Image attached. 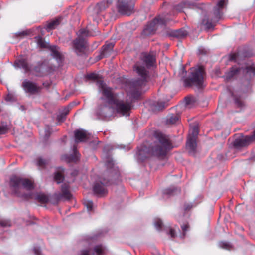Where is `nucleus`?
<instances>
[{
  "mask_svg": "<svg viewBox=\"0 0 255 255\" xmlns=\"http://www.w3.org/2000/svg\"><path fill=\"white\" fill-rule=\"evenodd\" d=\"M12 192L16 196L25 199L34 198L42 203H46L49 200L48 197L43 193H38L34 196L31 191L34 189L33 182L31 180L17 176H12L10 181Z\"/></svg>",
  "mask_w": 255,
  "mask_h": 255,
  "instance_id": "f257e3e1",
  "label": "nucleus"
},
{
  "mask_svg": "<svg viewBox=\"0 0 255 255\" xmlns=\"http://www.w3.org/2000/svg\"><path fill=\"white\" fill-rule=\"evenodd\" d=\"M171 147L169 137L162 133L156 132L155 133V140L150 148L147 150L145 147H141L138 150L137 155L138 158L141 161L150 155L162 157L166 154L167 151Z\"/></svg>",
  "mask_w": 255,
  "mask_h": 255,
  "instance_id": "f03ea898",
  "label": "nucleus"
},
{
  "mask_svg": "<svg viewBox=\"0 0 255 255\" xmlns=\"http://www.w3.org/2000/svg\"><path fill=\"white\" fill-rule=\"evenodd\" d=\"M134 69L140 76L141 79H139L130 82L126 89L127 94L133 99L139 97L149 78L148 72L144 66L136 64Z\"/></svg>",
  "mask_w": 255,
  "mask_h": 255,
  "instance_id": "7ed1b4c3",
  "label": "nucleus"
},
{
  "mask_svg": "<svg viewBox=\"0 0 255 255\" xmlns=\"http://www.w3.org/2000/svg\"><path fill=\"white\" fill-rule=\"evenodd\" d=\"M98 85L102 88V95L107 98L109 104H113L118 113L123 115H128V113L130 109V104L118 100L111 88L106 87L102 82H99Z\"/></svg>",
  "mask_w": 255,
  "mask_h": 255,
  "instance_id": "20e7f679",
  "label": "nucleus"
},
{
  "mask_svg": "<svg viewBox=\"0 0 255 255\" xmlns=\"http://www.w3.org/2000/svg\"><path fill=\"white\" fill-rule=\"evenodd\" d=\"M228 0H219L213 9L214 17L210 21L208 18H205L202 20V23L206 28L210 29L214 27L213 23L217 22L221 17L223 14V9L226 7Z\"/></svg>",
  "mask_w": 255,
  "mask_h": 255,
  "instance_id": "39448f33",
  "label": "nucleus"
},
{
  "mask_svg": "<svg viewBox=\"0 0 255 255\" xmlns=\"http://www.w3.org/2000/svg\"><path fill=\"white\" fill-rule=\"evenodd\" d=\"M191 74L189 78L184 79V85L186 87L191 86L195 85L198 87L202 86L204 70L202 67L194 68L191 69Z\"/></svg>",
  "mask_w": 255,
  "mask_h": 255,
  "instance_id": "423d86ee",
  "label": "nucleus"
},
{
  "mask_svg": "<svg viewBox=\"0 0 255 255\" xmlns=\"http://www.w3.org/2000/svg\"><path fill=\"white\" fill-rule=\"evenodd\" d=\"M90 35L88 31L85 29H81L79 31L78 37L73 41L74 50L78 55L84 53L87 47L86 42L84 38Z\"/></svg>",
  "mask_w": 255,
  "mask_h": 255,
  "instance_id": "0eeeda50",
  "label": "nucleus"
},
{
  "mask_svg": "<svg viewBox=\"0 0 255 255\" xmlns=\"http://www.w3.org/2000/svg\"><path fill=\"white\" fill-rule=\"evenodd\" d=\"M101 98V104L98 106L96 114L103 117L110 116L113 114L114 112V109L113 108V104H109L107 98L104 96Z\"/></svg>",
  "mask_w": 255,
  "mask_h": 255,
  "instance_id": "6e6552de",
  "label": "nucleus"
},
{
  "mask_svg": "<svg viewBox=\"0 0 255 255\" xmlns=\"http://www.w3.org/2000/svg\"><path fill=\"white\" fill-rule=\"evenodd\" d=\"M22 86L25 92L31 94L39 93L42 89V87L38 86L36 83L27 79L23 81Z\"/></svg>",
  "mask_w": 255,
  "mask_h": 255,
  "instance_id": "1a4fd4ad",
  "label": "nucleus"
},
{
  "mask_svg": "<svg viewBox=\"0 0 255 255\" xmlns=\"http://www.w3.org/2000/svg\"><path fill=\"white\" fill-rule=\"evenodd\" d=\"M109 184V181L105 179H100L95 183L94 192L98 195H104L107 193L106 187Z\"/></svg>",
  "mask_w": 255,
  "mask_h": 255,
  "instance_id": "9d476101",
  "label": "nucleus"
},
{
  "mask_svg": "<svg viewBox=\"0 0 255 255\" xmlns=\"http://www.w3.org/2000/svg\"><path fill=\"white\" fill-rule=\"evenodd\" d=\"M255 139V130L252 136H242L236 139L234 142V145L236 147H243L250 144Z\"/></svg>",
  "mask_w": 255,
  "mask_h": 255,
  "instance_id": "9b49d317",
  "label": "nucleus"
},
{
  "mask_svg": "<svg viewBox=\"0 0 255 255\" xmlns=\"http://www.w3.org/2000/svg\"><path fill=\"white\" fill-rule=\"evenodd\" d=\"M13 66L16 68H22L25 73L31 70V66L26 57L21 56L15 60Z\"/></svg>",
  "mask_w": 255,
  "mask_h": 255,
  "instance_id": "f8f14e48",
  "label": "nucleus"
},
{
  "mask_svg": "<svg viewBox=\"0 0 255 255\" xmlns=\"http://www.w3.org/2000/svg\"><path fill=\"white\" fill-rule=\"evenodd\" d=\"M33 71L36 76H42L49 74L51 71V69L45 63H38L34 67Z\"/></svg>",
  "mask_w": 255,
  "mask_h": 255,
  "instance_id": "ddd939ff",
  "label": "nucleus"
},
{
  "mask_svg": "<svg viewBox=\"0 0 255 255\" xmlns=\"http://www.w3.org/2000/svg\"><path fill=\"white\" fill-rule=\"evenodd\" d=\"M75 142L86 141L89 138L90 134L85 130L78 129L74 131Z\"/></svg>",
  "mask_w": 255,
  "mask_h": 255,
  "instance_id": "4468645a",
  "label": "nucleus"
},
{
  "mask_svg": "<svg viewBox=\"0 0 255 255\" xmlns=\"http://www.w3.org/2000/svg\"><path fill=\"white\" fill-rule=\"evenodd\" d=\"M49 49L51 52V54L58 62H61L63 60V57L58 47L52 45L49 46Z\"/></svg>",
  "mask_w": 255,
  "mask_h": 255,
  "instance_id": "2eb2a0df",
  "label": "nucleus"
},
{
  "mask_svg": "<svg viewBox=\"0 0 255 255\" xmlns=\"http://www.w3.org/2000/svg\"><path fill=\"white\" fill-rule=\"evenodd\" d=\"M186 148L190 154L194 155L196 152V139L194 138H188L186 143Z\"/></svg>",
  "mask_w": 255,
  "mask_h": 255,
  "instance_id": "dca6fc26",
  "label": "nucleus"
},
{
  "mask_svg": "<svg viewBox=\"0 0 255 255\" xmlns=\"http://www.w3.org/2000/svg\"><path fill=\"white\" fill-rule=\"evenodd\" d=\"M142 60L147 67H148L153 65L155 61V58L153 54L144 53L143 54Z\"/></svg>",
  "mask_w": 255,
  "mask_h": 255,
  "instance_id": "f3484780",
  "label": "nucleus"
},
{
  "mask_svg": "<svg viewBox=\"0 0 255 255\" xmlns=\"http://www.w3.org/2000/svg\"><path fill=\"white\" fill-rule=\"evenodd\" d=\"M63 172L64 169L61 167H59L54 174V180L58 184L62 182L64 180Z\"/></svg>",
  "mask_w": 255,
  "mask_h": 255,
  "instance_id": "a211bd4d",
  "label": "nucleus"
},
{
  "mask_svg": "<svg viewBox=\"0 0 255 255\" xmlns=\"http://www.w3.org/2000/svg\"><path fill=\"white\" fill-rule=\"evenodd\" d=\"M244 68L243 67H237L236 66L232 67L231 68V70L228 72L226 74V77L227 79H230L232 78L233 76L237 75L241 70H244Z\"/></svg>",
  "mask_w": 255,
  "mask_h": 255,
  "instance_id": "6ab92c4d",
  "label": "nucleus"
},
{
  "mask_svg": "<svg viewBox=\"0 0 255 255\" xmlns=\"http://www.w3.org/2000/svg\"><path fill=\"white\" fill-rule=\"evenodd\" d=\"M180 115L178 114L169 115L167 118L166 123L169 125H173L179 122Z\"/></svg>",
  "mask_w": 255,
  "mask_h": 255,
  "instance_id": "aec40b11",
  "label": "nucleus"
},
{
  "mask_svg": "<svg viewBox=\"0 0 255 255\" xmlns=\"http://www.w3.org/2000/svg\"><path fill=\"white\" fill-rule=\"evenodd\" d=\"M114 44L113 43H106L103 46V51L101 54V58L106 56L111 51L113 50Z\"/></svg>",
  "mask_w": 255,
  "mask_h": 255,
  "instance_id": "412c9836",
  "label": "nucleus"
},
{
  "mask_svg": "<svg viewBox=\"0 0 255 255\" xmlns=\"http://www.w3.org/2000/svg\"><path fill=\"white\" fill-rule=\"evenodd\" d=\"M108 6L107 2L103 1L96 4L94 9V11L98 14L102 11L105 10Z\"/></svg>",
  "mask_w": 255,
  "mask_h": 255,
  "instance_id": "4be33fe9",
  "label": "nucleus"
},
{
  "mask_svg": "<svg viewBox=\"0 0 255 255\" xmlns=\"http://www.w3.org/2000/svg\"><path fill=\"white\" fill-rule=\"evenodd\" d=\"M61 20V18L59 17L54 20L50 21L46 26V30L49 31L51 29H54L59 25Z\"/></svg>",
  "mask_w": 255,
  "mask_h": 255,
  "instance_id": "5701e85b",
  "label": "nucleus"
},
{
  "mask_svg": "<svg viewBox=\"0 0 255 255\" xmlns=\"http://www.w3.org/2000/svg\"><path fill=\"white\" fill-rule=\"evenodd\" d=\"M87 78L88 79H92V80H96V85L99 88V91L100 92H101L102 94V88L101 87H100V86H99V85H98V83L100 81L102 82L106 87L107 85L106 84L104 83V82L103 81V80H102L101 79L99 78V75L96 74V73H91V74H89L87 75Z\"/></svg>",
  "mask_w": 255,
  "mask_h": 255,
  "instance_id": "b1692460",
  "label": "nucleus"
},
{
  "mask_svg": "<svg viewBox=\"0 0 255 255\" xmlns=\"http://www.w3.org/2000/svg\"><path fill=\"white\" fill-rule=\"evenodd\" d=\"M61 196L67 199H69L71 197V194L69 190V186L66 184L61 186Z\"/></svg>",
  "mask_w": 255,
  "mask_h": 255,
  "instance_id": "393cba45",
  "label": "nucleus"
},
{
  "mask_svg": "<svg viewBox=\"0 0 255 255\" xmlns=\"http://www.w3.org/2000/svg\"><path fill=\"white\" fill-rule=\"evenodd\" d=\"M188 138H194L196 139L199 133L198 126L194 125L192 126Z\"/></svg>",
  "mask_w": 255,
  "mask_h": 255,
  "instance_id": "a878e982",
  "label": "nucleus"
},
{
  "mask_svg": "<svg viewBox=\"0 0 255 255\" xmlns=\"http://www.w3.org/2000/svg\"><path fill=\"white\" fill-rule=\"evenodd\" d=\"M172 36L177 38H183L187 35V32L184 30H178L172 32Z\"/></svg>",
  "mask_w": 255,
  "mask_h": 255,
  "instance_id": "bb28decb",
  "label": "nucleus"
},
{
  "mask_svg": "<svg viewBox=\"0 0 255 255\" xmlns=\"http://www.w3.org/2000/svg\"><path fill=\"white\" fill-rule=\"evenodd\" d=\"M93 251L96 255H103L105 254V249L102 245L95 246Z\"/></svg>",
  "mask_w": 255,
  "mask_h": 255,
  "instance_id": "cd10ccee",
  "label": "nucleus"
},
{
  "mask_svg": "<svg viewBox=\"0 0 255 255\" xmlns=\"http://www.w3.org/2000/svg\"><path fill=\"white\" fill-rule=\"evenodd\" d=\"M37 45L40 47H46L47 46L43 39L40 36H37L35 38Z\"/></svg>",
  "mask_w": 255,
  "mask_h": 255,
  "instance_id": "c85d7f7f",
  "label": "nucleus"
},
{
  "mask_svg": "<svg viewBox=\"0 0 255 255\" xmlns=\"http://www.w3.org/2000/svg\"><path fill=\"white\" fill-rule=\"evenodd\" d=\"M49 162V161L46 159H44L41 157H39L37 159V165L41 167H44Z\"/></svg>",
  "mask_w": 255,
  "mask_h": 255,
  "instance_id": "c756f323",
  "label": "nucleus"
},
{
  "mask_svg": "<svg viewBox=\"0 0 255 255\" xmlns=\"http://www.w3.org/2000/svg\"><path fill=\"white\" fill-rule=\"evenodd\" d=\"M84 204L87 207L88 211H91L92 210L93 203L92 201L89 200H85L84 201Z\"/></svg>",
  "mask_w": 255,
  "mask_h": 255,
  "instance_id": "7c9ffc66",
  "label": "nucleus"
},
{
  "mask_svg": "<svg viewBox=\"0 0 255 255\" xmlns=\"http://www.w3.org/2000/svg\"><path fill=\"white\" fill-rule=\"evenodd\" d=\"M154 24H164L166 23L165 20L160 17H158L155 18L153 22Z\"/></svg>",
  "mask_w": 255,
  "mask_h": 255,
  "instance_id": "2f4dec72",
  "label": "nucleus"
},
{
  "mask_svg": "<svg viewBox=\"0 0 255 255\" xmlns=\"http://www.w3.org/2000/svg\"><path fill=\"white\" fill-rule=\"evenodd\" d=\"M0 226L3 227H10L11 223L8 220L1 219L0 220Z\"/></svg>",
  "mask_w": 255,
  "mask_h": 255,
  "instance_id": "473e14b6",
  "label": "nucleus"
},
{
  "mask_svg": "<svg viewBox=\"0 0 255 255\" xmlns=\"http://www.w3.org/2000/svg\"><path fill=\"white\" fill-rule=\"evenodd\" d=\"M65 111L62 113L61 115L58 116V119L59 121H62L63 119H65V116H66V115L69 112V109L68 108H66L65 109Z\"/></svg>",
  "mask_w": 255,
  "mask_h": 255,
  "instance_id": "72a5a7b5",
  "label": "nucleus"
},
{
  "mask_svg": "<svg viewBox=\"0 0 255 255\" xmlns=\"http://www.w3.org/2000/svg\"><path fill=\"white\" fill-rule=\"evenodd\" d=\"M178 189L175 188H169L168 189H166L164 190V194H167V195H172L173 194L174 192L175 191H177Z\"/></svg>",
  "mask_w": 255,
  "mask_h": 255,
  "instance_id": "f704fd0d",
  "label": "nucleus"
},
{
  "mask_svg": "<svg viewBox=\"0 0 255 255\" xmlns=\"http://www.w3.org/2000/svg\"><path fill=\"white\" fill-rule=\"evenodd\" d=\"M165 104L166 103L164 102H158L156 105V108L157 110H161L165 107Z\"/></svg>",
  "mask_w": 255,
  "mask_h": 255,
  "instance_id": "c9c22d12",
  "label": "nucleus"
},
{
  "mask_svg": "<svg viewBox=\"0 0 255 255\" xmlns=\"http://www.w3.org/2000/svg\"><path fill=\"white\" fill-rule=\"evenodd\" d=\"M155 226L157 229H160L163 225L162 222L160 219H157L155 221Z\"/></svg>",
  "mask_w": 255,
  "mask_h": 255,
  "instance_id": "e433bc0d",
  "label": "nucleus"
},
{
  "mask_svg": "<svg viewBox=\"0 0 255 255\" xmlns=\"http://www.w3.org/2000/svg\"><path fill=\"white\" fill-rule=\"evenodd\" d=\"M219 246L222 248L228 249L230 246L228 243L225 242H221L219 244Z\"/></svg>",
  "mask_w": 255,
  "mask_h": 255,
  "instance_id": "4c0bfd02",
  "label": "nucleus"
},
{
  "mask_svg": "<svg viewBox=\"0 0 255 255\" xmlns=\"http://www.w3.org/2000/svg\"><path fill=\"white\" fill-rule=\"evenodd\" d=\"M235 102L238 107H242L243 105V102L239 98H235Z\"/></svg>",
  "mask_w": 255,
  "mask_h": 255,
  "instance_id": "58836bf2",
  "label": "nucleus"
},
{
  "mask_svg": "<svg viewBox=\"0 0 255 255\" xmlns=\"http://www.w3.org/2000/svg\"><path fill=\"white\" fill-rule=\"evenodd\" d=\"M192 207V205L189 203H185L184 205V210L186 211L190 210Z\"/></svg>",
  "mask_w": 255,
  "mask_h": 255,
  "instance_id": "ea45409f",
  "label": "nucleus"
},
{
  "mask_svg": "<svg viewBox=\"0 0 255 255\" xmlns=\"http://www.w3.org/2000/svg\"><path fill=\"white\" fill-rule=\"evenodd\" d=\"M81 255H91V251L89 250H84L82 251Z\"/></svg>",
  "mask_w": 255,
  "mask_h": 255,
  "instance_id": "a19ab883",
  "label": "nucleus"
},
{
  "mask_svg": "<svg viewBox=\"0 0 255 255\" xmlns=\"http://www.w3.org/2000/svg\"><path fill=\"white\" fill-rule=\"evenodd\" d=\"M181 73L180 74L181 75V77L182 79L184 78L185 76L186 75L187 72L185 71V68L184 67H182L181 69Z\"/></svg>",
  "mask_w": 255,
  "mask_h": 255,
  "instance_id": "79ce46f5",
  "label": "nucleus"
},
{
  "mask_svg": "<svg viewBox=\"0 0 255 255\" xmlns=\"http://www.w3.org/2000/svg\"><path fill=\"white\" fill-rule=\"evenodd\" d=\"M27 34V33L25 31L19 32L16 33V35L17 37H22Z\"/></svg>",
  "mask_w": 255,
  "mask_h": 255,
  "instance_id": "37998d69",
  "label": "nucleus"
},
{
  "mask_svg": "<svg viewBox=\"0 0 255 255\" xmlns=\"http://www.w3.org/2000/svg\"><path fill=\"white\" fill-rule=\"evenodd\" d=\"M181 228L184 234L185 232L187 231L188 229L189 228V225L188 224L183 225L181 226Z\"/></svg>",
  "mask_w": 255,
  "mask_h": 255,
  "instance_id": "c03bdc74",
  "label": "nucleus"
},
{
  "mask_svg": "<svg viewBox=\"0 0 255 255\" xmlns=\"http://www.w3.org/2000/svg\"><path fill=\"white\" fill-rule=\"evenodd\" d=\"M169 234L170 235L171 237H172V238H174L176 236L175 233V231L171 228H170L169 230Z\"/></svg>",
  "mask_w": 255,
  "mask_h": 255,
  "instance_id": "a18cd8bd",
  "label": "nucleus"
},
{
  "mask_svg": "<svg viewBox=\"0 0 255 255\" xmlns=\"http://www.w3.org/2000/svg\"><path fill=\"white\" fill-rule=\"evenodd\" d=\"M33 251L36 255H40L41 251L39 248H34Z\"/></svg>",
  "mask_w": 255,
  "mask_h": 255,
  "instance_id": "49530a36",
  "label": "nucleus"
},
{
  "mask_svg": "<svg viewBox=\"0 0 255 255\" xmlns=\"http://www.w3.org/2000/svg\"><path fill=\"white\" fill-rule=\"evenodd\" d=\"M6 130L7 128H6L0 127V134L5 133Z\"/></svg>",
  "mask_w": 255,
  "mask_h": 255,
  "instance_id": "de8ad7c7",
  "label": "nucleus"
},
{
  "mask_svg": "<svg viewBox=\"0 0 255 255\" xmlns=\"http://www.w3.org/2000/svg\"><path fill=\"white\" fill-rule=\"evenodd\" d=\"M237 55L235 53L231 55L230 56V60H236L237 58Z\"/></svg>",
  "mask_w": 255,
  "mask_h": 255,
  "instance_id": "09e8293b",
  "label": "nucleus"
},
{
  "mask_svg": "<svg viewBox=\"0 0 255 255\" xmlns=\"http://www.w3.org/2000/svg\"><path fill=\"white\" fill-rule=\"evenodd\" d=\"M246 69L247 70V71H249V70L251 69L252 70L253 73L254 74H255V68L253 69L251 67H246Z\"/></svg>",
  "mask_w": 255,
  "mask_h": 255,
  "instance_id": "8fccbe9b",
  "label": "nucleus"
},
{
  "mask_svg": "<svg viewBox=\"0 0 255 255\" xmlns=\"http://www.w3.org/2000/svg\"><path fill=\"white\" fill-rule=\"evenodd\" d=\"M185 100H186V103L187 105H188V104H190V102H191V99L189 98H185Z\"/></svg>",
  "mask_w": 255,
  "mask_h": 255,
  "instance_id": "3c124183",
  "label": "nucleus"
},
{
  "mask_svg": "<svg viewBox=\"0 0 255 255\" xmlns=\"http://www.w3.org/2000/svg\"><path fill=\"white\" fill-rule=\"evenodd\" d=\"M50 84L49 82H44L43 83V85L46 88H48L50 86Z\"/></svg>",
  "mask_w": 255,
  "mask_h": 255,
  "instance_id": "603ef678",
  "label": "nucleus"
},
{
  "mask_svg": "<svg viewBox=\"0 0 255 255\" xmlns=\"http://www.w3.org/2000/svg\"><path fill=\"white\" fill-rule=\"evenodd\" d=\"M123 3L126 2V1H131V0H121ZM117 3H120V0H118Z\"/></svg>",
  "mask_w": 255,
  "mask_h": 255,
  "instance_id": "864d4df0",
  "label": "nucleus"
}]
</instances>
